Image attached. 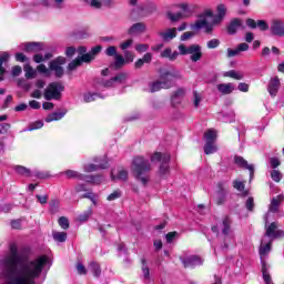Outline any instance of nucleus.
I'll return each instance as SVG.
<instances>
[{
    "label": "nucleus",
    "mask_w": 284,
    "mask_h": 284,
    "mask_svg": "<svg viewBox=\"0 0 284 284\" xmlns=\"http://www.w3.org/2000/svg\"><path fill=\"white\" fill-rule=\"evenodd\" d=\"M225 199H227V187H225L224 183H219L216 192V204L223 205V203H225Z\"/></svg>",
    "instance_id": "obj_18"
},
{
    "label": "nucleus",
    "mask_w": 284,
    "mask_h": 284,
    "mask_svg": "<svg viewBox=\"0 0 284 284\" xmlns=\"http://www.w3.org/2000/svg\"><path fill=\"white\" fill-rule=\"evenodd\" d=\"M224 77H229L230 79H235L236 81H241L243 79V73L239 71H227L224 73Z\"/></svg>",
    "instance_id": "obj_36"
},
{
    "label": "nucleus",
    "mask_w": 284,
    "mask_h": 284,
    "mask_svg": "<svg viewBox=\"0 0 284 284\" xmlns=\"http://www.w3.org/2000/svg\"><path fill=\"white\" fill-rule=\"evenodd\" d=\"M53 239L58 243H65V241H68V233H65V232H53Z\"/></svg>",
    "instance_id": "obj_37"
},
{
    "label": "nucleus",
    "mask_w": 284,
    "mask_h": 284,
    "mask_svg": "<svg viewBox=\"0 0 284 284\" xmlns=\"http://www.w3.org/2000/svg\"><path fill=\"white\" fill-rule=\"evenodd\" d=\"M10 59L9 52H2L0 54V81H3V74H6V68H3V63L8 62Z\"/></svg>",
    "instance_id": "obj_29"
},
{
    "label": "nucleus",
    "mask_w": 284,
    "mask_h": 284,
    "mask_svg": "<svg viewBox=\"0 0 284 284\" xmlns=\"http://www.w3.org/2000/svg\"><path fill=\"white\" fill-rule=\"evenodd\" d=\"M128 80V73H119L118 75L113 77L110 80H102L101 85L103 88H112L115 83H124Z\"/></svg>",
    "instance_id": "obj_13"
},
{
    "label": "nucleus",
    "mask_w": 284,
    "mask_h": 284,
    "mask_svg": "<svg viewBox=\"0 0 284 284\" xmlns=\"http://www.w3.org/2000/svg\"><path fill=\"white\" fill-rule=\"evenodd\" d=\"M111 179L112 181H116L119 179L120 181H128V171L126 170H120L118 172V176L114 175V171L111 172Z\"/></svg>",
    "instance_id": "obj_33"
},
{
    "label": "nucleus",
    "mask_w": 284,
    "mask_h": 284,
    "mask_svg": "<svg viewBox=\"0 0 284 284\" xmlns=\"http://www.w3.org/2000/svg\"><path fill=\"white\" fill-rule=\"evenodd\" d=\"M80 60V63H90V61H93L94 57L92 53H84L83 55L78 58Z\"/></svg>",
    "instance_id": "obj_48"
},
{
    "label": "nucleus",
    "mask_w": 284,
    "mask_h": 284,
    "mask_svg": "<svg viewBox=\"0 0 284 284\" xmlns=\"http://www.w3.org/2000/svg\"><path fill=\"white\" fill-rule=\"evenodd\" d=\"M63 92H65L63 82H51L44 89L43 97L45 101H61Z\"/></svg>",
    "instance_id": "obj_4"
},
{
    "label": "nucleus",
    "mask_w": 284,
    "mask_h": 284,
    "mask_svg": "<svg viewBox=\"0 0 284 284\" xmlns=\"http://www.w3.org/2000/svg\"><path fill=\"white\" fill-rule=\"evenodd\" d=\"M159 37H161L162 41L170 42L172 39H176V28H169L159 32Z\"/></svg>",
    "instance_id": "obj_21"
},
{
    "label": "nucleus",
    "mask_w": 284,
    "mask_h": 284,
    "mask_svg": "<svg viewBox=\"0 0 284 284\" xmlns=\"http://www.w3.org/2000/svg\"><path fill=\"white\" fill-rule=\"evenodd\" d=\"M160 57L162 59H169V61H176L179 58V51L172 52L171 48H166L161 52Z\"/></svg>",
    "instance_id": "obj_27"
},
{
    "label": "nucleus",
    "mask_w": 284,
    "mask_h": 284,
    "mask_svg": "<svg viewBox=\"0 0 284 284\" xmlns=\"http://www.w3.org/2000/svg\"><path fill=\"white\" fill-rule=\"evenodd\" d=\"M216 88L220 94H232L233 91L236 90L233 83H220Z\"/></svg>",
    "instance_id": "obj_25"
},
{
    "label": "nucleus",
    "mask_w": 284,
    "mask_h": 284,
    "mask_svg": "<svg viewBox=\"0 0 284 284\" xmlns=\"http://www.w3.org/2000/svg\"><path fill=\"white\" fill-rule=\"evenodd\" d=\"M65 0H42L41 6L44 8H54L55 10H63Z\"/></svg>",
    "instance_id": "obj_23"
},
{
    "label": "nucleus",
    "mask_w": 284,
    "mask_h": 284,
    "mask_svg": "<svg viewBox=\"0 0 284 284\" xmlns=\"http://www.w3.org/2000/svg\"><path fill=\"white\" fill-rule=\"evenodd\" d=\"M235 164L239 165V168H243L244 170H248L250 172V179H254V164H248L243 156L236 155L234 158Z\"/></svg>",
    "instance_id": "obj_15"
},
{
    "label": "nucleus",
    "mask_w": 284,
    "mask_h": 284,
    "mask_svg": "<svg viewBox=\"0 0 284 284\" xmlns=\"http://www.w3.org/2000/svg\"><path fill=\"white\" fill-rule=\"evenodd\" d=\"M246 26L247 28H251V30H256V28H258V30H261L262 32L270 30V24H267L265 20H257L255 22L254 19L248 18L246 19Z\"/></svg>",
    "instance_id": "obj_12"
},
{
    "label": "nucleus",
    "mask_w": 284,
    "mask_h": 284,
    "mask_svg": "<svg viewBox=\"0 0 284 284\" xmlns=\"http://www.w3.org/2000/svg\"><path fill=\"white\" fill-rule=\"evenodd\" d=\"M203 101V94L199 93L197 91H193V105L194 108H199L201 102Z\"/></svg>",
    "instance_id": "obj_44"
},
{
    "label": "nucleus",
    "mask_w": 284,
    "mask_h": 284,
    "mask_svg": "<svg viewBox=\"0 0 284 284\" xmlns=\"http://www.w3.org/2000/svg\"><path fill=\"white\" fill-rule=\"evenodd\" d=\"M262 276L265 284H274L272 282V275H270V266H267L265 261H262Z\"/></svg>",
    "instance_id": "obj_26"
},
{
    "label": "nucleus",
    "mask_w": 284,
    "mask_h": 284,
    "mask_svg": "<svg viewBox=\"0 0 284 284\" xmlns=\"http://www.w3.org/2000/svg\"><path fill=\"white\" fill-rule=\"evenodd\" d=\"M233 187L235 190H237V192H243V190H245V182H241V181L235 180L233 182Z\"/></svg>",
    "instance_id": "obj_53"
},
{
    "label": "nucleus",
    "mask_w": 284,
    "mask_h": 284,
    "mask_svg": "<svg viewBox=\"0 0 284 284\" xmlns=\"http://www.w3.org/2000/svg\"><path fill=\"white\" fill-rule=\"evenodd\" d=\"M145 30H146L145 23L138 22V23H134L133 26H131V28L129 29V34L131 37H136L138 34H143V32H145Z\"/></svg>",
    "instance_id": "obj_24"
},
{
    "label": "nucleus",
    "mask_w": 284,
    "mask_h": 284,
    "mask_svg": "<svg viewBox=\"0 0 284 284\" xmlns=\"http://www.w3.org/2000/svg\"><path fill=\"white\" fill-rule=\"evenodd\" d=\"M182 263L184 267H191L194 270V267H199V265H203V260L196 255H191L189 257L182 258Z\"/></svg>",
    "instance_id": "obj_14"
},
{
    "label": "nucleus",
    "mask_w": 284,
    "mask_h": 284,
    "mask_svg": "<svg viewBox=\"0 0 284 284\" xmlns=\"http://www.w3.org/2000/svg\"><path fill=\"white\" fill-rule=\"evenodd\" d=\"M204 139L206 143H214L216 141V131L211 129L204 133Z\"/></svg>",
    "instance_id": "obj_35"
},
{
    "label": "nucleus",
    "mask_w": 284,
    "mask_h": 284,
    "mask_svg": "<svg viewBox=\"0 0 284 284\" xmlns=\"http://www.w3.org/2000/svg\"><path fill=\"white\" fill-rule=\"evenodd\" d=\"M221 231L223 234V241L224 245L222 246V250H227L232 243H234L235 237H234V231H232V220L230 217L225 216L222 220V223L220 224Z\"/></svg>",
    "instance_id": "obj_6"
},
{
    "label": "nucleus",
    "mask_w": 284,
    "mask_h": 284,
    "mask_svg": "<svg viewBox=\"0 0 284 284\" xmlns=\"http://www.w3.org/2000/svg\"><path fill=\"white\" fill-rule=\"evenodd\" d=\"M239 30H245V26L243 24V20L235 18L231 20L230 24L227 26V33L236 34Z\"/></svg>",
    "instance_id": "obj_16"
},
{
    "label": "nucleus",
    "mask_w": 284,
    "mask_h": 284,
    "mask_svg": "<svg viewBox=\"0 0 284 284\" xmlns=\"http://www.w3.org/2000/svg\"><path fill=\"white\" fill-rule=\"evenodd\" d=\"M183 97H185V89L180 88L171 95V103L173 108H176L183 101Z\"/></svg>",
    "instance_id": "obj_22"
},
{
    "label": "nucleus",
    "mask_w": 284,
    "mask_h": 284,
    "mask_svg": "<svg viewBox=\"0 0 284 284\" xmlns=\"http://www.w3.org/2000/svg\"><path fill=\"white\" fill-rule=\"evenodd\" d=\"M94 162L99 164H85L84 172H97V170H108L109 168L108 160L105 158L102 160V162L101 159L95 158Z\"/></svg>",
    "instance_id": "obj_11"
},
{
    "label": "nucleus",
    "mask_w": 284,
    "mask_h": 284,
    "mask_svg": "<svg viewBox=\"0 0 284 284\" xmlns=\"http://www.w3.org/2000/svg\"><path fill=\"white\" fill-rule=\"evenodd\" d=\"M79 65H81V60H79V58H77L71 63H69L68 70H77V68H79Z\"/></svg>",
    "instance_id": "obj_61"
},
{
    "label": "nucleus",
    "mask_w": 284,
    "mask_h": 284,
    "mask_svg": "<svg viewBox=\"0 0 284 284\" xmlns=\"http://www.w3.org/2000/svg\"><path fill=\"white\" fill-rule=\"evenodd\" d=\"M260 256H261V263L263 264V261H265L267 254L272 252V240H267L264 242L262 239L261 245H260Z\"/></svg>",
    "instance_id": "obj_17"
},
{
    "label": "nucleus",
    "mask_w": 284,
    "mask_h": 284,
    "mask_svg": "<svg viewBox=\"0 0 284 284\" xmlns=\"http://www.w3.org/2000/svg\"><path fill=\"white\" fill-rule=\"evenodd\" d=\"M271 179L275 181V183H281V179H283V175L278 172V170H273L271 172Z\"/></svg>",
    "instance_id": "obj_52"
},
{
    "label": "nucleus",
    "mask_w": 284,
    "mask_h": 284,
    "mask_svg": "<svg viewBox=\"0 0 284 284\" xmlns=\"http://www.w3.org/2000/svg\"><path fill=\"white\" fill-rule=\"evenodd\" d=\"M284 236V231L278 230V223L273 222L268 226H266V232L263 236V242L265 241H274V239H282Z\"/></svg>",
    "instance_id": "obj_8"
},
{
    "label": "nucleus",
    "mask_w": 284,
    "mask_h": 284,
    "mask_svg": "<svg viewBox=\"0 0 284 284\" xmlns=\"http://www.w3.org/2000/svg\"><path fill=\"white\" fill-rule=\"evenodd\" d=\"M82 199H89V201H91L93 205H97V195H94V193L92 192L84 193L82 195Z\"/></svg>",
    "instance_id": "obj_55"
},
{
    "label": "nucleus",
    "mask_w": 284,
    "mask_h": 284,
    "mask_svg": "<svg viewBox=\"0 0 284 284\" xmlns=\"http://www.w3.org/2000/svg\"><path fill=\"white\" fill-rule=\"evenodd\" d=\"M89 270L92 272L95 278H99V276H101V265H99V263L91 262L89 265Z\"/></svg>",
    "instance_id": "obj_32"
},
{
    "label": "nucleus",
    "mask_w": 284,
    "mask_h": 284,
    "mask_svg": "<svg viewBox=\"0 0 284 284\" xmlns=\"http://www.w3.org/2000/svg\"><path fill=\"white\" fill-rule=\"evenodd\" d=\"M166 17L168 19H170L172 23H176V21H181V19H183V13L181 12L173 13L172 11H169L166 13Z\"/></svg>",
    "instance_id": "obj_38"
},
{
    "label": "nucleus",
    "mask_w": 284,
    "mask_h": 284,
    "mask_svg": "<svg viewBox=\"0 0 284 284\" xmlns=\"http://www.w3.org/2000/svg\"><path fill=\"white\" fill-rule=\"evenodd\" d=\"M38 72H40V74H47L48 77H50V70L48 69V67H45V64H39L37 67Z\"/></svg>",
    "instance_id": "obj_59"
},
{
    "label": "nucleus",
    "mask_w": 284,
    "mask_h": 284,
    "mask_svg": "<svg viewBox=\"0 0 284 284\" xmlns=\"http://www.w3.org/2000/svg\"><path fill=\"white\" fill-rule=\"evenodd\" d=\"M23 70L26 72L24 73L26 79H34V77H37V70H34L30 64H26Z\"/></svg>",
    "instance_id": "obj_34"
},
{
    "label": "nucleus",
    "mask_w": 284,
    "mask_h": 284,
    "mask_svg": "<svg viewBox=\"0 0 284 284\" xmlns=\"http://www.w3.org/2000/svg\"><path fill=\"white\" fill-rule=\"evenodd\" d=\"M61 65H65V58L63 57H58L49 63V70L54 72L57 79H61L64 74L63 67Z\"/></svg>",
    "instance_id": "obj_9"
},
{
    "label": "nucleus",
    "mask_w": 284,
    "mask_h": 284,
    "mask_svg": "<svg viewBox=\"0 0 284 284\" xmlns=\"http://www.w3.org/2000/svg\"><path fill=\"white\" fill-rule=\"evenodd\" d=\"M245 206H246V210H248V212H253L254 211V197H248L246 200Z\"/></svg>",
    "instance_id": "obj_63"
},
{
    "label": "nucleus",
    "mask_w": 284,
    "mask_h": 284,
    "mask_svg": "<svg viewBox=\"0 0 284 284\" xmlns=\"http://www.w3.org/2000/svg\"><path fill=\"white\" fill-rule=\"evenodd\" d=\"M58 223L62 230H68V227H70V221L65 216L60 217Z\"/></svg>",
    "instance_id": "obj_50"
},
{
    "label": "nucleus",
    "mask_w": 284,
    "mask_h": 284,
    "mask_svg": "<svg viewBox=\"0 0 284 284\" xmlns=\"http://www.w3.org/2000/svg\"><path fill=\"white\" fill-rule=\"evenodd\" d=\"M176 79H183L179 71H164L160 73V81L152 82L149 88L150 92H159V90H169L174 85Z\"/></svg>",
    "instance_id": "obj_2"
},
{
    "label": "nucleus",
    "mask_w": 284,
    "mask_h": 284,
    "mask_svg": "<svg viewBox=\"0 0 284 284\" xmlns=\"http://www.w3.org/2000/svg\"><path fill=\"white\" fill-rule=\"evenodd\" d=\"M281 88V80H278V77H274L268 82V93L271 97H276L278 94V89Z\"/></svg>",
    "instance_id": "obj_20"
},
{
    "label": "nucleus",
    "mask_w": 284,
    "mask_h": 284,
    "mask_svg": "<svg viewBox=\"0 0 284 284\" xmlns=\"http://www.w3.org/2000/svg\"><path fill=\"white\" fill-rule=\"evenodd\" d=\"M216 12L217 14H214L211 9L204 10L199 16V20L192 26V30H202L203 28L206 34H212V32H214V26H219V23L225 19L227 7H225V4H219L216 7Z\"/></svg>",
    "instance_id": "obj_1"
},
{
    "label": "nucleus",
    "mask_w": 284,
    "mask_h": 284,
    "mask_svg": "<svg viewBox=\"0 0 284 284\" xmlns=\"http://www.w3.org/2000/svg\"><path fill=\"white\" fill-rule=\"evenodd\" d=\"M90 6H91V8H95L97 10H101V8H103V1H101V0H91Z\"/></svg>",
    "instance_id": "obj_62"
},
{
    "label": "nucleus",
    "mask_w": 284,
    "mask_h": 284,
    "mask_svg": "<svg viewBox=\"0 0 284 284\" xmlns=\"http://www.w3.org/2000/svg\"><path fill=\"white\" fill-rule=\"evenodd\" d=\"M14 170H16L17 174H20L21 176H30V174H31L30 169H28L26 166L16 165Z\"/></svg>",
    "instance_id": "obj_41"
},
{
    "label": "nucleus",
    "mask_w": 284,
    "mask_h": 284,
    "mask_svg": "<svg viewBox=\"0 0 284 284\" xmlns=\"http://www.w3.org/2000/svg\"><path fill=\"white\" fill-rule=\"evenodd\" d=\"M67 179H80L81 181H83L85 178H83V175L77 171L73 170H67L64 172Z\"/></svg>",
    "instance_id": "obj_39"
},
{
    "label": "nucleus",
    "mask_w": 284,
    "mask_h": 284,
    "mask_svg": "<svg viewBox=\"0 0 284 284\" xmlns=\"http://www.w3.org/2000/svg\"><path fill=\"white\" fill-rule=\"evenodd\" d=\"M121 196H123L121 190H115L108 195L106 201H116V199H121Z\"/></svg>",
    "instance_id": "obj_45"
},
{
    "label": "nucleus",
    "mask_w": 284,
    "mask_h": 284,
    "mask_svg": "<svg viewBox=\"0 0 284 284\" xmlns=\"http://www.w3.org/2000/svg\"><path fill=\"white\" fill-rule=\"evenodd\" d=\"M152 163L161 162L159 174L161 179H168L170 176V154L169 153H161L155 152L151 155Z\"/></svg>",
    "instance_id": "obj_5"
},
{
    "label": "nucleus",
    "mask_w": 284,
    "mask_h": 284,
    "mask_svg": "<svg viewBox=\"0 0 284 284\" xmlns=\"http://www.w3.org/2000/svg\"><path fill=\"white\" fill-rule=\"evenodd\" d=\"M178 50L182 57L191 54L190 59L193 63L201 61L203 57V51L201 49V45L199 44H191L189 47H186L185 44H180L178 47Z\"/></svg>",
    "instance_id": "obj_7"
},
{
    "label": "nucleus",
    "mask_w": 284,
    "mask_h": 284,
    "mask_svg": "<svg viewBox=\"0 0 284 284\" xmlns=\"http://www.w3.org/2000/svg\"><path fill=\"white\" fill-rule=\"evenodd\" d=\"M11 125L10 123H1L0 124V134H8L9 130H10Z\"/></svg>",
    "instance_id": "obj_60"
},
{
    "label": "nucleus",
    "mask_w": 284,
    "mask_h": 284,
    "mask_svg": "<svg viewBox=\"0 0 284 284\" xmlns=\"http://www.w3.org/2000/svg\"><path fill=\"white\" fill-rule=\"evenodd\" d=\"M135 50L140 54L143 53V52H148L150 50V44H148V43L135 44Z\"/></svg>",
    "instance_id": "obj_49"
},
{
    "label": "nucleus",
    "mask_w": 284,
    "mask_h": 284,
    "mask_svg": "<svg viewBox=\"0 0 284 284\" xmlns=\"http://www.w3.org/2000/svg\"><path fill=\"white\" fill-rule=\"evenodd\" d=\"M99 97H101L99 93H87L84 94V102L92 103V101H95Z\"/></svg>",
    "instance_id": "obj_46"
},
{
    "label": "nucleus",
    "mask_w": 284,
    "mask_h": 284,
    "mask_svg": "<svg viewBox=\"0 0 284 284\" xmlns=\"http://www.w3.org/2000/svg\"><path fill=\"white\" fill-rule=\"evenodd\" d=\"M65 116V112H53L45 118V123H52V121H61Z\"/></svg>",
    "instance_id": "obj_31"
},
{
    "label": "nucleus",
    "mask_w": 284,
    "mask_h": 284,
    "mask_svg": "<svg viewBox=\"0 0 284 284\" xmlns=\"http://www.w3.org/2000/svg\"><path fill=\"white\" fill-rule=\"evenodd\" d=\"M105 54H106V57H114V58H115L116 55H119V54L116 53V47L111 45V47L106 48Z\"/></svg>",
    "instance_id": "obj_57"
},
{
    "label": "nucleus",
    "mask_w": 284,
    "mask_h": 284,
    "mask_svg": "<svg viewBox=\"0 0 284 284\" xmlns=\"http://www.w3.org/2000/svg\"><path fill=\"white\" fill-rule=\"evenodd\" d=\"M114 59H115L114 60L115 70L123 68V65H125V63H126L125 58H123V55H121V54L115 55Z\"/></svg>",
    "instance_id": "obj_40"
},
{
    "label": "nucleus",
    "mask_w": 284,
    "mask_h": 284,
    "mask_svg": "<svg viewBox=\"0 0 284 284\" xmlns=\"http://www.w3.org/2000/svg\"><path fill=\"white\" fill-rule=\"evenodd\" d=\"M176 8L182 10V12H181L182 17H190L192 14V12H194V7H192L187 3L176 4Z\"/></svg>",
    "instance_id": "obj_30"
},
{
    "label": "nucleus",
    "mask_w": 284,
    "mask_h": 284,
    "mask_svg": "<svg viewBox=\"0 0 284 284\" xmlns=\"http://www.w3.org/2000/svg\"><path fill=\"white\" fill-rule=\"evenodd\" d=\"M221 45V41L219 39H212L206 43L209 50H214Z\"/></svg>",
    "instance_id": "obj_51"
},
{
    "label": "nucleus",
    "mask_w": 284,
    "mask_h": 284,
    "mask_svg": "<svg viewBox=\"0 0 284 284\" xmlns=\"http://www.w3.org/2000/svg\"><path fill=\"white\" fill-rule=\"evenodd\" d=\"M142 274L144 281H150V267H148V264L145 262V258H142Z\"/></svg>",
    "instance_id": "obj_43"
},
{
    "label": "nucleus",
    "mask_w": 284,
    "mask_h": 284,
    "mask_svg": "<svg viewBox=\"0 0 284 284\" xmlns=\"http://www.w3.org/2000/svg\"><path fill=\"white\" fill-rule=\"evenodd\" d=\"M270 31L274 37H284V21L273 19L270 26Z\"/></svg>",
    "instance_id": "obj_10"
},
{
    "label": "nucleus",
    "mask_w": 284,
    "mask_h": 284,
    "mask_svg": "<svg viewBox=\"0 0 284 284\" xmlns=\"http://www.w3.org/2000/svg\"><path fill=\"white\" fill-rule=\"evenodd\" d=\"M88 183H97L99 185V183H101L103 181V176L100 175H95V176H89L87 178Z\"/></svg>",
    "instance_id": "obj_58"
},
{
    "label": "nucleus",
    "mask_w": 284,
    "mask_h": 284,
    "mask_svg": "<svg viewBox=\"0 0 284 284\" xmlns=\"http://www.w3.org/2000/svg\"><path fill=\"white\" fill-rule=\"evenodd\" d=\"M216 144L214 142H206L204 145V153L205 154H214L216 152Z\"/></svg>",
    "instance_id": "obj_42"
},
{
    "label": "nucleus",
    "mask_w": 284,
    "mask_h": 284,
    "mask_svg": "<svg viewBox=\"0 0 284 284\" xmlns=\"http://www.w3.org/2000/svg\"><path fill=\"white\" fill-rule=\"evenodd\" d=\"M92 216V209H89L87 212L79 215V221L85 223Z\"/></svg>",
    "instance_id": "obj_47"
},
{
    "label": "nucleus",
    "mask_w": 284,
    "mask_h": 284,
    "mask_svg": "<svg viewBox=\"0 0 284 284\" xmlns=\"http://www.w3.org/2000/svg\"><path fill=\"white\" fill-rule=\"evenodd\" d=\"M132 170L136 180L142 185H148V181H150V176H148V172H150V160H145L143 156L135 158L132 163Z\"/></svg>",
    "instance_id": "obj_3"
},
{
    "label": "nucleus",
    "mask_w": 284,
    "mask_h": 284,
    "mask_svg": "<svg viewBox=\"0 0 284 284\" xmlns=\"http://www.w3.org/2000/svg\"><path fill=\"white\" fill-rule=\"evenodd\" d=\"M124 61L126 63H132L134 61V53H132V51H124Z\"/></svg>",
    "instance_id": "obj_54"
},
{
    "label": "nucleus",
    "mask_w": 284,
    "mask_h": 284,
    "mask_svg": "<svg viewBox=\"0 0 284 284\" xmlns=\"http://www.w3.org/2000/svg\"><path fill=\"white\" fill-rule=\"evenodd\" d=\"M20 50H24V52H41L43 50V44L39 42H29L20 44Z\"/></svg>",
    "instance_id": "obj_19"
},
{
    "label": "nucleus",
    "mask_w": 284,
    "mask_h": 284,
    "mask_svg": "<svg viewBox=\"0 0 284 284\" xmlns=\"http://www.w3.org/2000/svg\"><path fill=\"white\" fill-rule=\"evenodd\" d=\"M132 43H134V40L129 39V40L122 42L120 44V48H121V50H124V52H125V50H128V48H130V45H132Z\"/></svg>",
    "instance_id": "obj_64"
},
{
    "label": "nucleus",
    "mask_w": 284,
    "mask_h": 284,
    "mask_svg": "<svg viewBox=\"0 0 284 284\" xmlns=\"http://www.w3.org/2000/svg\"><path fill=\"white\" fill-rule=\"evenodd\" d=\"M270 212H272L273 214H275V212H278V200L275 197L271 201L268 212L264 216L265 225L270 223Z\"/></svg>",
    "instance_id": "obj_28"
},
{
    "label": "nucleus",
    "mask_w": 284,
    "mask_h": 284,
    "mask_svg": "<svg viewBox=\"0 0 284 284\" xmlns=\"http://www.w3.org/2000/svg\"><path fill=\"white\" fill-rule=\"evenodd\" d=\"M41 128H43V121H37L32 123L27 131L32 132V130H41Z\"/></svg>",
    "instance_id": "obj_56"
}]
</instances>
